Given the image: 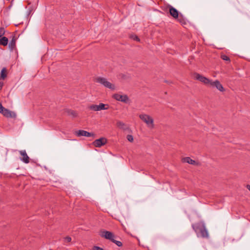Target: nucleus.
<instances>
[{"mask_svg":"<svg viewBox=\"0 0 250 250\" xmlns=\"http://www.w3.org/2000/svg\"><path fill=\"white\" fill-rule=\"evenodd\" d=\"M193 229L196 232L197 236H201L203 238H208V233L206 228L205 225L203 223H199L192 226Z\"/></svg>","mask_w":250,"mask_h":250,"instance_id":"1","label":"nucleus"},{"mask_svg":"<svg viewBox=\"0 0 250 250\" xmlns=\"http://www.w3.org/2000/svg\"><path fill=\"white\" fill-rule=\"evenodd\" d=\"M139 117L146 124L147 127L150 129H153L154 127V120L150 115L146 114H141Z\"/></svg>","mask_w":250,"mask_h":250,"instance_id":"2","label":"nucleus"},{"mask_svg":"<svg viewBox=\"0 0 250 250\" xmlns=\"http://www.w3.org/2000/svg\"><path fill=\"white\" fill-rule=\"evenodd\" d=\"M95 81L97 83H100L104 87L111 90H114L115 88L114 85L108 81L105 78L98 77L96 78Z\"/></svg>","mask_w":250,"mask_h":250,"instance_id":"3","label":"nucleus"},{"mask_svg":"<svg viewBox=\"0 0 250 250\" xmlns=\"http://www.w3.org/2000/svg\"><path fill=\"white\" fill-rule=\"evenodd\" d=\"M0 113L7 118H15L16 117V114L14 112L4 108L1 104H0Z\"/></svg>","mask_w":250,"mask_h":250,"instance_id":"4","label":"nucleus"},{"mask_svg":"<svg viewBox=\"0 0 250 250\" xmlns=\"http://www.w3.org/2000/svg\"><path fill=\"white\" fill-rule=\"evenodd\" d=\"M89 108L95 111H100L102 110H106L109 108L108 104L100 103L99 105L92 104L89 106Z\"/></svg>","mask_w":250,"mask_h":250,"instance_id":"5","label":"nucleus"},{"mask_svg":"<svg viewBox=\"0 0 250 250\" xmlns=\"http://www.w3.org/2000/svg\"><path fill=\"white\" fill-rule=\"evenodd\" d=\"M113 98L117 101L125 103H128L129 102V98L126 95H121L120 94L116 93L113 95Z\"/></svg>","mask_w":250,"mask_h":250,"instance_id":"6","label":"nucleus"},{"mask_svg":"<svg viewBox=\"0 0 250 250\" xmlns=\"http://www.w3.org/2000/svg\"><path fill=\"white\" fill-rule=\"evenodd\" d=\"M195 78L200 81L201 82L203 83L206 85H207L208 86L209 85L210 83H211V80L198 74V73H195L194 74Z\"/></svg>","mask_w":250,"mask_h":250,"instance_id":"7","label":"nucleus"},{"mask_svg":"<svg viewBox=\"0 0 250 250\" xmlns=\"http://www.w3.org/2000/svg\"><path fill=\"white\" fill-rule=\"evenodd\" d=\"M209 86L211 87H215L220 92H224L225 91V88L218 80H215V81L211 80Z\"/></svg>","mask_w":250,"mask_h":250,"instance_id":"8","label":"nucleus"},{"mask_svg":"<svg viewBox=\"0 0 250 250\" xmlns=\"http://www.w3.org/2000/svg\"><path fill=\"white\" fill-rule=\"evenodd\" d=\"M100 235L102 237L109 239L111 241L115 238V235L112 232L106 230L102 231Z\"/></svg>","mask_w":250,"mask_h":250,"instance_id":"9","label":"nucleus"},{"mask_svg":"<svg viewBox=\"0 0 250 250\" xmlns=\"http://www.w3.org/2000/svg\"><path fill=\"white\" fill-rule=\"evenodd\" d=\"M107 143V140L105 138H101L100 139L95 140L93 142V145L97 147H100L104 145Z\"/></svg>","mask_w":250,"mask_h":250,"instance_id":"10","label":"nucleus"},{"mask_svg":"<svg viewBox=\"0 0 250 250\" xmlns=\"http://www.w3.org/2000/svg\"><path fill=\"white\" fill-rule=\"evenodd\" d=\"M75 134L78 137L85 136L87 137H90L94 135L93 134L83 130H79L78 131H76Z\"/></svg>","mask_w":250,"mask_h":250,"instance_id":"11","label":"nucleus"},{"mask_svg":"<svg viewBox=\"0 0 250 250\" xmlns=\"http://www.w3.org/2000/svg\"><path fill=\"white\" fill-rule=\"evenodd\" d=\"M19 152L22 157L21 158V160L25 164L29 163V157L27 155L26 152L25 150H20Z\"/></svg>","mask_w":250,"mask_h":250,"instance_id":"12","label":"nucleus"},{"mask_svg":"<svg viewBox=\"0 0 250 250\" xmlns=\"http://www.w3.org/2000/svg\"><path fill=\"white\" fill-rule=\"evenodd\" d=\"M169 13L174 18H177L178 17V11L171 6L169 7Z\"/></svg>","mask_w":250,"mask_h":250,"instance_id":"13","label":"nucleus"},{"mask_svg":"<svg viewBox=\"0 0 250 250\" xmlns=\"http://www.w3.org/2000/svg\"><path fill=\"white\" fill-rule=\"evenodd\" d=\"M182 161L183 162H184V163H188L189 164H191V165H197V163L191 159L190 157H185V158H183L182 159Z\"/></svg>","mask_w":250,"mask_h":250,"instance_id":"14","label":"nucleus"},{"mask_svg":"<svg viewBox=\"0 0 250 250\" xmlns=\"http://www.w3.org/2000/svg\"><path fill=\"white\" fill-rule=\"evenodd\" d=\"M8 42V40L7 38L5 37H3L0 39V44L2 45L3 46H6L7 45Z\"/></svg>","mask_w":250,"mask_h":250,"instance_id":"15","label":"nucleus"},{"mask_svg":"<svg viewBox=\"0 0 250 250\" xmlns=\"http://www.w3.org/2000/svg\"><path fill=\"white\" fill-rule=\"evenodd\" d=\"M7 76V70L5 67H3L0 73V79L4 80Z\"/></svg>","mask_w":250,"mask_h":250,"instance_id":"16","label":"nucleus"},{"mask_svg":"<svg viewBox=\"0 0 250 250\" xmlns=\"http://www.w3.org/2000/svg\"><path fill=\"white\" fill-rule=\"evenodd\" d=\"M116 124H117V127H119V128H121V129H122L124 130L126 129L125 125L123 122L118 121H117Z\"/></svg>","mask_w":250,"mask_h":250,"instance_id":"17","label":"nucleus"},{"mask_svg":"<svg viewBox=\"0 0 250 250\" xmlns=\"http://www.w3.org/2000/svg\"><path fill=\"white\" fill-rule=\"evenodd\" d=\"M16 45V40L13 38L9 43V47L13 49Z\"/></svg>","mask_w":250,"mask_h":250,"instance_id":"18","label":"nucleus"},{"mask_svg":"<svg viewBox=\"0 0 250 250\" xmlns=\"http://www.w3.org/2000/svg\"><path fill=\"white\" fill-rule=\"evenodd\" d=\"M112 242L116 244L118 247L122 246V243L121 241L115 240L114 238L112 240Z\"/></svg>","mask_w":250,"mask_h":250,"instance_id":"19","label":"nucleus"},{"mask_svg":"<svg viewBox=\"0 0 250 250\" xmlns=\"http://www.w3.org/2000/svg\"><path fill=\"white\" fill-rule=\"evenodd\" d=\"M221 58H222V59H223L224 61H229V62L230 61L229 58L226 55H222Z\"/></svg>","mask_w":250,"mask_h":250,"instance_id":"20","label":"nucleus"},{"mask_svg":"<svg viewBox=\"0 0 250 250\" xmlns=\"http://www.w3.org/2000/svg\"><path fill=\"white\" fill-rule=\"evenodd\" d=\"M126 138L127 140L130 142H132L133 141V137L131 135H127Z\"/></svg>","mask_w":250,"mask_h":250,"instance_id":"21","label":"nucleus"},{"mask_svg":"<svg viewBox=\"0 0 250 250\" xmlns=\"http://www.w3.org/2000/svg\"><path fill=\"white\" fill-rule=\"evenodd\" d=\"M5 33V30L3 27H0V38Z\"/></svg>","mask_w":250,"mask_h":250,"instance_id":"22","label":"nucleus"},{"mask_svg":"<svg viewBox=\"0 0 250 250\" xmlns=\"http://www.w3.org/2000/svg\"><path fill=\"white\" fill-rule=\"evenodd\" d=\"M64 239L67 242H70L71 241V238L69 236H67Z\"/></svg>","mask_w":250,"mask_h":250,"instance_id":"23","label":"nucleus"},{"mask_svg":"<svg viewBox=\"0 0 250 250\" xmlns=\"http://www.w3.org/2000/svg\"><path fill=\"white\" fill-rule=\"evenodd\" d=\"M93 250H103L102 248L98 247V246H94L93 247Z\"/></svg>","mask_w":250,"mask_h":250,"instance_id":"24","label":"nucleus"},{"mask_svg":"<svg viewBox=\"0 0 250 250\" xmlns=\"http://www.w3.org/2000/svg\"><path fill=\"white\" fill-rule=\"evenodd\" d=\"M132 38L134 40H136V41H140V40H139V38H138L137 36H132Z\"/></svg>","mask_w":250,"mask_h":250,"instance_id":"25","label":"nucleus"},{"mask_svg":"<svg viewBox=\"0 0 250 250\" xmlns=\"http://www.w3.org/2000/svg\"><path fill=\"white\" fill-rule=\"evenodd\" d=\"M70 114H71L73 116H76V115H77L76 112L74 111H71L70 112Z\"/></svg>","mask_w":250,"mask_h":250,"instance_id":"26","label":"nucleus"},{"mask_svg":"<svg viewBox=\"0 0 250 250\" xmlns=\"http://www.w3.org/2000/svg\"><path fill=\"white\" fill-rule=\"evenodd\" d=\"M3 85V83L0 82V90H1L2 89Z\"/></svg>","mask_w":250,"mask_h":250,"instance_id":"27","label":"nucleus"},{"mask_svg":"<svg viewBox=\"0 0 250 250\" xmlns=\"http://www.w3.org/2000/svg\"><path fill=\"white\" fill-rule=\"evenodd\" d=\"M246 187L249 189V190L250 191V185H247Z\"/></svg>","mask_w":250,"mask_h":250,"instance_id":"28","label":"nucleus"}]
</instances>
